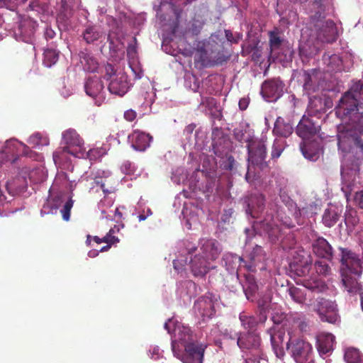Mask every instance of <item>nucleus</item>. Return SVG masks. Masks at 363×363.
I'll return each mask as SVG.
<instances>
[{
	"instance_id": "nucleus-44",
	"label": "nucleus",
	"mask_w": 363,
	"mask_h": 363,
	"mask_svg": "<svg viewBox=\"0 0 363 363\" xmlns=\"http://www.w3.org/2000/svg\"><path fill=\"white\" fill-rule=\"evenodd\" d=\"M284 150V141L276 139L274 141L272 150V158L277 159L280 157Z\"/></svg>"
},
{
	"instance_id": "nucleus-47",
	"label": "nucleus",
	"mask_w": 363,
	"mask_h": 363,
	"mask_svg": "<svg viewBox=\"0 0 363 363\" xmlns=\"http://www.w3.org/2000/svg\"><path fill=\"white\" fill-rule=\"evenodd\" d=\"M316 273L326 276L329 274L330 268L325 261H317L315 262Z\"/></svg>"
},
{
	"instance_id": "nucleus-5",
	"label": "nucleus",
	"mask_w": 363,
	"mask_h": 363,
	"mask_svg": "<svg viewBox=\"0 0 363 363\" xmlns=\"http://www.w3.org/2000/svg\"><path fill=\"white\" fill-rule=\"evenodd\" d=\"M62 139L65 144L60 150H57L53 153V160L55 163L61 160V154L68 153L76 157H84L85 155L89 157L90 160L94 155L96 150H90L87 152L84 147V143L80 135L74 129H68L63 132Z\"/></svg>"
},
{
	"instance_id": "nucleus-11",
	"label": "nucleus",
	"mask_w": 363,
	"mask_h": 363,
	"mask_svg": "<svg viewBox=\"0 0 363 363\" xmlns=\"http://www.w3.org/2000/svg\"><path fill=\"white\" fill-rule=\"evenodd\" d=\"M217 301V296L212 293L208 292L204 296L199 297L194 303V309L195 313L203 319L211 318L215 313L214 304Z\"/></svg>"
},
{
	"instance_id": "nucleus-52",
	"label": "nucleus",
	"mask_w": 363,
	"mask_h": 363,
	"mask_svg": "<svg viewBox=\"0 0 363 363\" xmlns=\"http://www.w3.org/2000/svg\"><path fill=\"white\" fill-rule=\"evenodd\" d=\"M114 75H117V74L115 72L113 66L111 64H108L106 66V75L104 77L107 81H109Z\"/></svg>"
},
{
	"instance_id": "nucleus-27",
	"label": "nucleus",
	"mask_w": 363,
	"mask_h": 363,
	"mask_svg": "<svg viewBox=\"0 0 363 363\" xmlns=\"http://www.w3.org/2000/svg\"><path fill=\"white\" fill-rule=\"evenodd\" d=\"M317 74L315 69L303 71L301 81L303 83V89L308 93H313L317 90Z\"/></svg>"
},
{
	"instance_id": "nucleus-32",
	"label": "nucleus",
	"mask_w": 363,
	"mask_h": 363,
	"mask_svg": "<svg viewBox=\"0 0 363 363\" xmlns=\"http://www.w3.org/2000/svg\"><path fill=\"white\" fill-rule=\"evenodd\" d=\"M81 62L84 69L89 72H95L99 68V63L96 59L89 52H81L79 54Z\"/></svg>"
},
{
	"instance_id": "nucleus-28",
	"label": "nucleus",
	"mask_w": 363,
	"mask_h": 363,
	"mask_svg": "<svg viewBox=\"0 0 363 363\" xmlns=\"http://www.w3.org/2000/svg\"><path fill=\"white\" fill-rule=\"evenodd\" d=\"M18 31L23 41L30 42L35 33V23L30 20L23 21L18 26Z\"/></svg>"
},
{
	"instance_id": "nucleus-20",
	"label": "nucleus",
	"mask_w": 363,
	"mask_h": 363,
	"mask_svg": "<svg viewBox=\"0 0 363 363\" xmlns=\"http://www.w3.org/2000/svg\"><path fill=\"white\" fill-rule=\"evenodd\" d=\"M268 333L270 336L271 345L274 353L277 357L282 358L285 354L283 346L285 337L284 330L271 328L268 330Z\"/></svg>"
},
{
	"instance_id": "nucleus-38",
	"label": "nucleus",
	"mask_w": 363,
	"mask_h": 363,
	"mask_svg": "<svg viewBox=\"0 0 363 363\" xmlns=\"http://www.w3.org/2000/svg\"><path fill=\"white\" fill-rule=\"evenodd\" d=\"M345 359L347 363H362L363 356L359 350L348 348L345 352Z\"/></svg>"
},
{
	"instance_id": "nucleus-51",
	"label": "nucleus",
	"mask_w": 363,
	"mask_h": 363,
	"mask_svg": "<svg viewBox=\"0 0 363 363\" xmlns=\"http://www.w3.org/2000/svg\"><path fill=\"white\" fill-rule=\"evenodd\" d=\"M225 34L226 39L231 43H235V44L238 43V42L240 41V40L242 38V35L237 33L235 35H234L233 33L229 30H225Z\"/></svg>"
},
{
	"instance_id": "nucleus-36",
	"label": "nucleus",
	"mask_w": 363,
	"mask_h": 363,
	"mask_svg": "<svg viewBox=\"0 0 363 363\" xmlns=\"http://www.w3.org/2000/svg\"><path fill=\"white\" fill-rule=\"evenodd\" d=\"M316 53V48L309 42L301 43L299 45V55L303 62L308 61Z\"/></svg>"
},
{
	"instance_id": "nucleus-8",
	"label": "nucleus",
	"mask_w": 363,
	"mask_h": 363,
	"mask_svg": "<svg viewBox=\"0 0 363 363\" xmlns=\"http://www.w3.org/2000/svg\"><path fill=\"white\" fill-rule=\"evenodd\" d=\"M308 305L318 313L322 321L335 323L338 319L337 305L335 301L323 297L310 300Z\"/></svg>"
},
{
	"instance_id": "nucleus-22",
	"label": "nucleus",
	"mask_w": 363,
	"mask_h": 363,
	"mask_svg": "<svg viewBox=\"0 0 363 363\" xmlns=\"http://www.w3.org/2000/svg\"><path fill=\"white\" fill-rule=\"evenodd\" d=\"M335 336L331 333H320L316 336V347L320 355L328 354L333 350Z\"/></svg>"
},
{
	"instance_id": "nucleus-34",
	"label": "nucleus",
	"mask_w": 363,
	"mask_h": 363,
	"mask_svg": "<svg viewBox=\"0 0 363 363\" xmlns=\"http://www.w3.org/2000/svg\"><path fill=\"white\" fill-rule=\"evenodd\" d=\"M177 330V339L175 340L177 342V349H179V343L184 347L186 344L194 342L189 328L182 326L179 328Z\"/></svg>"
},
{
	"instance_id": "nucleus-17",
	"label": "nucleus",
	"mask_w": 363,
	"mask_h": 363,
	"mask_svg": "<svg viewBox=\"0 0 363 363\" xmlns=\"http://www.w3.org/2000/svg\"><path fill=\"white\" fill-rule=\"evenodd\" d=\"M108 89L112 94L123 96L129 89L128 76L123 72H119L117 75H114L109 80Z\"/></svg>"
},
{
	"instance_id": "nucleus-30",
	"label": "nucleus",
	"mask_w": 363,
	"mask_h": 363,
	"mask_svg": "<svg viewBox=\"0 0 363 363\" xmlns=\"http://www.w3.org/2000/svg\"><path fill=\"white\" fill-rule=\"evenodd\" d=\"M341 215L335 208L326 209L323 216V223L326 227H332L337 225L342 227Z\"/></svg>"
},
{
	"instance_id": "nucleus-24",
	"label": "nucleus",
	"mask_w": 363,
	"mask_h": 363,
	"mask_svg": "<svg viewBox=\"0 0 363 363\" xmlns=\"http://www.w3.org/2000/svg\"><path fill=\"white\" fill-rule=\"evenodd\" d=\"M249 259L250 262L247 264L242 257H238V259L240 262L245 263V267L247 269L248 271L255 272V267L258 263H260L265 259V254L263 248L260 246L256 245V247L253 248L252 251L249 255Z\"/></svg>"
},
{
	"instance_id": "nucleus-1",
	"label": "nucleus",
	"mask_w": 363,
	"mask_h": 363,
	"mask_svg": "<svg viewBox=\"0 0 363 363\" xmlns=\"http://www.w3.org/2000/svg\"><path fill=\"white\" fill-rule=\"evenodd\" d=\"M361 101H363V81L354 82L339 101L337 114L341 115L345 121L348 119L345 130L337 135V145L343 152H350L353 143L363 154V140L358 136L363 134V113L358 111Z\"/></svg>"
},
{
	"instance_id": "nucleus-12",
	"label": "nucleus",
	"mask_w": 363,
	"mask_h": 363,
	"mask_svg": "<svg viewBox=\"0 0 363 363\" xmlns=\"http://www.w3.org/2000/svg\"><path fill=\"white\" fill-rule=\"evenodd\" d=\"M73 184L71 183L69 186L71 191H73ZM49 196L51 199H53L54 206H56L57 209L65 202L63 208L61 210V213L62 218L65 220L68 221L70 218V211L74 204V201L72 200V192H71V195L68 196L63 191L54 192L50 190Z\"/></svg>"
},
{
	"instance_id": "nucleus-64",
	"label": "nucleus",
	"mask_w": 363,
	"mask_h": 363,
	"mask_svg": "<svg viewBox=\"0 0 363 363\" xmlns=\"http://www.w3.org/2000/svg\"><path fill=\"white\" fill-rule=\"evenodd\" d=\"M121 217H122L121 213L119 211L118 208H116L115 210V215H114V218L116 220V222H118L119 220L121 218Z\"/></svg>"
},
{
	"instance_id": "nucleus-10",
	"label": "nucleus",
	"mask_w": 363,
	"mask_h": 363,
	"mask_svg": "<svg viewBox=\"0 0 363 363\" xmlns=\"http://www.w3.org/2000/svg\"><path fill=\"white\" fill-rule=\"evenodd\" d=\"M230 338L237 340V345L242 350L254 352L257 354L261 353V337L255 331L235 333V337Z\"/></svg>"
},
{
	"instance_id": "nucleus-31",
	"label": "nucleus",
	"mask_w": 363,
	"mask_h": 363,
	"mask_svg": "<svg viewBox=\"0 0 363 363\" xmlns=\"http://www.w3.org/2000/svg\"><path fill=\"white\" fill-rule=\"evenodd\" d=\"M272 301L271 294L267 292L261 296L257 300V306L259 311V321L265 322L267 320V312L269 310Z\"/></svg>"
},
{
	"instance_id": "nucleus-15",
	"label": "nucleus",
	"mask_w": 363,
	"mask_h": 363,
	"mask_svg": "<svg viewBox=\"0 0 363 363\" xmlns=\"http://www.w3.org/2000/svg\"><path fill=\"white\" fill-rule=\"evenodd\" d=\"M245 203L247 206L246 213L252 218H257L264 209L265 197L262 194L252 193L245 198Z\"/></svg>"
},
{
	"instance_id": "nucleus-53",
	"label": "nucleus",
	"mask_w": 363,
	"mask_h": 363,
	"mask_svg": "<svg viewBox=\"0 0 363 363\" xmlns=\"http://www.w3.org/2000/svg\"><path fill=\"white\" fill-rule=\"evenodd\" d=\"M354 201L359 208L363 209V191L356 192Z\"/></svg>"
},
{
	"instance_id": "nucleus-58",
	"label": "nucleus",
	"mask_w": 363,
	"mask_h": 363,
	"mask_svg": "<svg viewBox=\"0 0 363 363\" xmlns=\"http://www.w3.org/2000/svg\"><path fill=\"white\" fill-rule=\"evenodd\" d=\"M239 104V107H240V110L244 111L248 106L249 100L247 99H246V98H242L239 101V104Z\"/></svg>"
},
{
	"instance_id": "nucleus-59",
	"label": "nucleus",
	"mask_w": 363,
	"mask_h": 363,
	"mask_svg": "<svg viewBox=\"0 0 363 363\" xmlns=\"http://www.w3.org/2000/svg\"><path fill=\"white\" fill-rule=\"evenodd\" d=\"M234 136L237 140L241 142L243 140L245 134L242 130L235 129Z\"/></svg>"
},
{
	"instance_id": "nucleus-9",
	"label": "nucleus",
	"mask_w": 363,
	"mask_h": 363,
	"mask_svg": "<svg viewBox=\"0 0 363 363\" xmlns=\"http://www.w3.org/2000/svg\"><path fill=\"white\" fill-rule=\"evenodd\" d=\"M289 267L298 277H306L311 267V259L308 252L297 246L290 250Z\"/></svg>"
},
{
	"instance_id": "nucleus-55",
	"label": "nucleus",
	"mask_w": 363,
	"mask_h": 363,
	"mask_svg": "<svg viewBox=\"0 0 363 363\" xmlns=\"http://www.w3.org/2000/svg\"><path fill=\"white\" fill-rule=\"evenodd\" d=\"M0 8L14 11V3H13V0H0Z\"/></svg>"
},
{
	"instance_id": "nucleus-23",
	"label": "nucleus",
	"mask_w": 363,
	"mask_h": 363,
	"mask_svg": "<svg viewBox=\"0 0 363 363\" xmlns=\"http://www.w3.org/2000/svg\"><path fill=\"white\" fill-rule=\"evenodd\" d=\"M313 252L318 257L330 260L333 258V249L323 238H317L312 245Z\"/></svg>"
},
{
	"instance_id": "nucleus-42",
	"label": "nucleus",
	"mask_w": 363,
	"mask_h": 363,
	"mask_svg": "<svg viewBox=\"0 0 363 363\" xmlns=\"http://www.w3.org/2000/svg\"><path fill=\"white\" fill-rule=\"evenodd\" d=\"M281 245L284 250H291L296 247V240L294 233H288L281 240Z\"/></svg>"
},
{
	"instance_id": "nucleus-57",
	"label": "nucleus",
	"mask_w": 363,
	"mask_h": 363,
	"mask_svg": "<svg viewBox=\"0 0 363 363\" xmlns=\"http://www.w3.org/2000/svg\"><path fill=\"white\" fill-rule=\"evenodd\" d=\"M137 53L136 46L133 44H129L127 47V55L130 58H134Z\"/></svg>"
},
{
	"instance_id": "nucleus-48",
	"label": "nucleus",
	"mask_w": 363,
	"mask_h": 363,
	"mask_svg": "<svg viewBox=\"0 0 363 363\" xmlns=\"http://www.w3.org/2000/svg\"><path fill=\"white\" fill-rule=\"evenodd\" d=\"M235 159L231 155H226L225 158L222 161L221 167L228 171H231L234 168Z\"/></svg>"
},
{
	"instance_id": "nucleus-46",
	"label": "nucleus",
	"mask_w": 363,
	"mask_h": 363,
	"mask_svg": "<svg viewBox=\"0 0 363 363\" xmlns=\"http://www.w3.org/2000/svg\"><path fill=\"white\" fill-rule=\"evenodd\" d=\"M115 231L113 228H111L109 233L104 236L103 238H99L98 236L94 237V240L96 243H101V242H106V243H114L117 241H118V238H116L115 236L112 235V233H114Z\"/></svg>"
},
{
	"instance_id": "nucleus-62",
	"label": "nucleus",
	"mask_w": 363,
	"mask_h": 363,
	"mask_svg": "<svg viewBox=\"0 0 363 363\" xmlns=\"http://www.w3.org/2000/svg\"><path fill=\"white\" fill-rule=\"evenodd\" d=\"M342 190L344 192L347 200H348L349 197L351 194L350 189H349V186H343V187H342Z\"/></svg>"
},
{
	"instance_id": "nucleus-29",
	"label": "nucleus",
	"mask_w": 363,
	"mask_h": 363,
	"mask_svg": "<svg viewBox=\"0 0 363 363\" xmlns=\"http://www.w3.org/2000/svg\"><path fill=\"white\" fill-rule=\"evenodd\" d=\"M242 288L247 299L254 301L258 291V286L254 276L250 274L245 276V283Z\"/></svg>"
},
{
	"instance_id": "nucleus-35",
	"label": "nucleus",
	"mask_w": 363,
	"mask_h": 363,
	"mask_svg": "<svg viewBox=\"0 0 363 363\" xmlns=\"http://www.w3.org/2000/svg\"><path fill=\"white\" fill-rule=\"evenodd\" d=\"M101 32L96 26H88L83 32V38L89 44L93 43L101 37Z\"/></svg>"
},
{
	"instance_id": "nucleus-54",
	"label": "nucleus",
	"mask_w": 363,
	"mask_h": 363,
	"mask_svg": "<svg viewBox=\"0 0 363 363\" xmlns=\"http://www.w3.org/2000/svg\"><path fill=\"white\" fill-rule=\"evenodd\" d=\"M124 118L129 122L133 121L137 117V113L133 109H128L124 112Z\"/></svg>"
},
{
	"instance_id": "nucleus-21",
	"label": "nucleus",
	"mask_w": 363,
	"mask_h": 363,
	"mask_svg": "<svg viewBox=\"0 0 363 363\" xmlns=\"http://www.w3.org/2000/svg\"><path fill=\"white\" fill-rule=\"evenodd\" d=\"M128 140L135 150L138 151H145L150 147L152 137L148 133H145L139 130H135L130 135H129Z\"/></svg>"
},
{
	"instance_id": "nucleus-63",
	"label": "nucleus",
	"mask_w": 363,
	"mask_h": 363,
	"mask_svg": "<svg viewBox=\"0 0 363 363\" xmlns=\"http://www.w3.org/2000/svg\"><path fill=\"white\" fill-rule=\"evenodd\" d=\"M201 29V26H196L194 23L192 24L191 30L194 34L197 35L200 32Z\"/></svg>"
},
{
	"instance_id": "nucleus-3",
	"label": "nucleus",
	"mask_w": 363,
	"mask_h": 363,
	"mask_svg": "<svg viewBox=\"0 0 363 363\" xmlns=\"http://www.w3.org/2000/svg\"><path fill=\"white\" fill-rule=\"evenodd\" d=\"M320 99H314L310 101L307 110L308 115H303L296 128V133L303 140L306 141L313 138L320 130L318 120H314L313 116L322 113L323 111Z\"/></svg>"
},
{
	"instance_id": "nucleus-61",
	"label": "nucleus",
	"mask_w": 363,
	"mask_h": 363,
	"mask_svg": "<svg viewBox=\"0 0 363 363\" xmlns=\"http://www.w3.org/2000/svg\"><path fill=\"white\" fill-rule=\"evenodd\" d=\"M345 225H347V227H350L351 225L354 226L357 224L356 218H354L353 220L351 222L350 218L347 216L345 217Z\"/></svg>"
},
{
	"instance_id": "nucleus-33",
	"label": "nucleus",
	"mask_w": 363,
	"mask_h": 363,
	"mask_svg": "<svg viewBox=\"0 0 363 363\" xmlns=\"http://www.w3.org/2000/svg\"><path fill=\"white\" fill-rule=\"evenodd\" d=\"M303 285L311 291L317 293L323 292L328 289L325 283L318 277L304 279Z\"/></svg>"
},
{
	"instance_id": "nucleus-56",
	"label": "nucleus",
	"mask_w": 363,
	"mask_h": 363,
	"mask_svg": "<svg viewBox=\"0 0 363 363\" xmlns=\"http://www.w3.org/2000/svg\"><path fill=\"white\" fill-rule=\"evenodd\" d=\"M262 354V352L261 351V353L259 354H255L253 358H247L245 359V363H261L262 362H264L265 359L261 357Z\"/></svg>"
},
{
	"instance_id": "nucleus-4",
	"label": "nucleus",
	"mask_w": 363,
	"mask_h": 363,
	"mask_svg": "<svg viewBox=\"0 0 363 363\" xmlns=\"http://www.w3.org/2000/svg\"><path fill=\"white\" fill-rule=\"evenodd\" d=\"M194 59L202 67H210L222 65L228 57L223 54L222 45L213 38H210L207 41L198 43Z\"/></svg>"
},
{
	"instance_id": "nucleus-13",
	"label": "nucleus",
	"mask_w": 363,
	"mask_h": 363,
	"mask_svg": "<svg viewBox=\"0 0 363 363\" xmlns=\"http://www.w3.org/2000/svg\"><path fill=\"white\" fill-rule=\"evenodd\" d=\"M341 250V262L349 270L350 274L359 276L363 269L362 261L356 253L344 248Z\"/></svg>"
},
{
	"instance_id": "nucleus-49",
	"label": "nucleus",
	"mask_w": 363,
	"mask_h": 363,
	"mask_svg": "<svg viewBox=\"0 0 363 363\" xmlns=\"http://www.w3.org/2000/svg\"><path fill=\"white\" fill-rule=\"evenodd\" d=\"M286 315L280 310L275 311L272 314V320L274 324L279 325L286 319Z\"/></svg>"
},
{
	"instance_id": "nucleus-40",
	"label": "nucleus",
	"mask_w": 363,
	"mask_h": 363,
	"mask_svg": "<svg viewBox=\"0 0 363 363\" xmlns=\"http://www.w3.org/2000/svg\"><path fill=\"white\" fill-rule=\"evenodd\" d=\"M289 294L291 298L298 303H303L306 300V294L303 290L294 286L289 288Z\"/></svg>"
},
{
	"instance_id": "nucleus-37",
	"label": "nucleus",
	"mask_w": 363,
	"mask_h": 363,
	"mask_svg": "<svg viewBox=\"0 0 363 363\" xmlns=\"http://www.w3.org/2000/svg\"><path fill=\"white\" fill-rule=\"evenodd\" d=\"M342 281L345 289L349 293L356 294L360 290L359 284L355 277L349 274L342 275Z\"/></svg>"
},
{
	"instance_id": "nucleus-19",
	"label": "nucleus",
	"mask_w": 363,
	"mask_h": 363,
	"mask_svg": "<svg viewBox=\"0 0 363 363\" xmlns=\"http://www.w3.org/2000/svg\"><path fill=\"white\" fill-rule=\"evenodd\" d=\"M179 253L181 257H178L174 260V267L177 270H179L181 267L187 264L186 255H191L197 251L196 245L189 240H182L178 244Z\"/></svg>"
},
{
	"instance_id": "nucleus-41",
	"label": "nucleus",
	"mask_w": 363,
	"mask_h": 363,
	"mask_svg": "<svg viewBox=\"0 0 363 363\" xmlns=\"http://www.w3.org/2000/svg\"><path fill=\"white\" fill-rule=\"evenodd\" d=\"M43 63L47 67H51L55 65L59 57V52L54 49H47L43 53Z\"/></svg>"
},
{
	"instance_id": "nucleus-7",
	"label": "nucleus",
	"mask_w": 363,
	"mask_h": 363,
	"mask_svg": "<svg viewBox=\"0 0 363 363\" xmlns=\"http://www.w3.org/2000/svg\"><path fill=\"white\" fill-rule=\"evenodd\" d=\"M286 349L296 363H314L312 345L300 338L294 339L289 332Z\"/></svg>"
},
{
	"instance_id": "nucleus-25",
	"label": "nucleus",
	"mask_w": 363,
	"mask_h": 363,
	"mask_svg": "<svg viewBox=\"0 0 363 363\" xmlns=\"http://www.w3.org/2000/svg\"><path fill=\"white\" fill-rule=\"evenodd\" d=\"M294 132V127L290 121H286L281 117H278L274 123L272 133L274 135L288 138Z\"/></svg>"
},
{
	"instance_id": "nucleus-39",
	"label": "nucleus",
	"mask_w": 363,
	"mask_h": 363,
	"mask_svg": "<svg viewBox=\"0 0 363 363\" xmlns=\"http://www.w3.org/2000/svg\"><path fill=\"white\" fill-rule=\"evenodd\" d=\"M269 40L271 50L274 52L281 48L284 40L280 37L277 30L269 32Z\"/></svg>"
},
{
	"instance_id": "nucleus-6",
	"label": "nucleus",
	"mask_w": 363,
	"mask_h": 363,
	"mask_svg": "<svg viewBox=\"0 0 363 363\" xmlns=\"http://www.w3.org/2000/svg\"><path fill=\"white\" fill-rule=\"evenodd\" d=\"M177 342L172 341V350L174 355L181 359L183 363H203L204 352L206 345L194 341L184 345V352L181 353L179 349H177Z\"/></svg>"
},
{
	"instance_id": "nucleus-16",
	"label": "nucleus",
	"mask_w": 363,
	"mask_h": 363,
	"mask_svg": "<svg viewBox=\"0 0 363 363\" xmlns=\"http://www.w3.org/2000/svg\"><path fill=\"white\" fill-rule=\"evenodd\" d=\"M221 252L220 245L216 240L202 239L200 241L199 253L211 262L218 258Z\"/></svg>"
},
{
	"instance_id": "nucleus-26",
	"label": "nucleus",
	"mask_w": 363,
	"mask_h": 363,
	"mask_svg": "<svg viewBox=\"0 0 363 363\" xmlns=\"http://www.w3.org/2000/svg\"><path fill=\"white\" fill-rule=\"evenodd\" d=\"M85 91L87 95L95 99L101 97V91L104 89V84L100 79L97 77H89L86 81Z\"/></svg>"
},
{
	"instance_id": "nucleus-50",
	"label": "nucleus",
	"mask_w": 363,
	"mask_h": 363,
	"mask_svg": "<svg viewBox=\"0 0 363 363\" xmlns=\"http://www.w3.org/2000/svg\"><path fill=\"white\" fill-rule=\"evenodd\" d=\"M301 152L304 157L310 160H315L318 157L317 152H309L308 150V146L305 144L301 146Z\"/></svg>"
},
{
	"instance_id": "nucleus-2",
	"label": "nucleus",
	"mask_w": 363,
	"mask_h": 363,
	"mask_svg": "<svg viewBox=\"0 0 363 363\" xmlns=\"http://www.w3.org/2000/svg\"><path fill=\"white\" fill-rule=\"evenodd\" d=\"M248 167L245 180L252 183L260 177L259 172L268 168L267 146L264 141H252L248 145Z\"/></svg>"
},
{
	"instance_id": "nucleus-43",
	"label": "nucleus",
	"mask_w": 363,
	"mask_h": 363,
	"mask_svg": "<svg viewBox=\"0 0 363 363\" xmlns=\"http://www.w3.org/2000/svg\"><path fill=\"white\" fill-rule=\"evenodd\" d=\"M240 320L242 326L245 329H248L249 331H251L250 330L253 329L257 324V321L254 316H249L245 313L240 315Z\"/></svg>"
},
{
	"instance_id": "nucleus-14",
	"label": "nucleus",
	"mask_w": 363,
	"mask_h": 363,
	"mask_svg": "<svg viewBox=\"0 0 363 363\" xmlns=\"http://www.w3.org/2000/svg\"><path fill=\"white\" fill-rule=\"evenodd\" d=\"M284 86L279 79H269L262 84L261 93L268 101H275L282 95Z\"/></svg>"
},
{
	"instance_id": "nucleus-18",
	"label": "nucleus",
	"mask_w": 363,
	"mask_h": 363,
	"mask_svg": "<svg viewBox=\"0 0 363 363\" xmlns=\"http://www.w3.org/2000/svg\"><path fill=\"white\" fill-rule=\"evenodd\" d=\"M191 269L194 276H205L210 269H214L213 266L208 259L204 258L201 253H196L194 257L191 258L189 262Z\"/></svg>"
},
{
	"instance_id": "nucleus-45",
	"label": "nucleus",
	"mask_w": 363,
	"mask_h": 363,
	"mask_svg": "<svg viewBox=\"0 0 363 363\" xmlns=\"http://www.w3.org/2000/svg\"><path fill=\"white\" fill-rule=\"evenodd\" d=\"M58 209L54 206L53 199H51L50 196L47 199L44 203L41 209V213L44 214H53L57 212Z\"/></svg>"
},
{
	"instance_id": "nucleus-60",
	"label": "nucleus",
	"mask_w": 363,
	"mask_h": 363,
	"mask_svg": "<svg viewBox=\"0 0 363 363\" xmlns=\"http://www.w3.org/2000/svg\"><path fill=\"white\" fill-rule=\"evenodd\" d=\"M55 35V33L52 29H51L50 28H46L45 32V36L47 39L53 38Z\"/></svg>"
}]
</instances>
